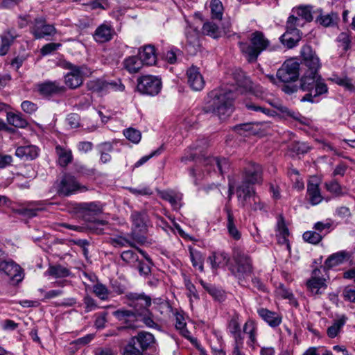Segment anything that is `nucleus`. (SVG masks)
<instances>
[{"label": "nucleus", "mask_w": 355, "mask_h": 355, "mask_svg": "<svg viewBox=\"0 0 355 355\" xmlns=\"http://www.w3.org/2000/svg\"><path fill=\"white\" fill-rule=\"evenodd\" d=\"M121 257L127 263L135 266L139 261L138 255L132 250H126L121 253Z\"/></svg>", "instance_id": "09e8293b"}, {"label": "nucleus", "mask_w": 355, "mask_h": 355, "mask_svg": "<svg viewBox=\"0 0 355 355\" xmlns=\"http://www.w3.org/2000/svg\"><path fill=\"white\" fill-rule=\"evenodd\" d=\"M159 196L170 202L174 209H178L181 207L182 194L174 190H166L159 192Z\"/></svg>", "instance_id": "393cba45"}, {"label": "nucleus", "mask_w": 355, "mask_h": 355, "mask_svg": "<svg viewBox=\"0 0 355 355\" xmlns=\"http://www.w3.org/2000/svg\"><path fill=\"white\" fill-rule=\"evenodd\" d=\"M229 257L225 252H214L210 255L207 259L212 269H217L227 263Z\"/></svg>", "instance_id": "72a5a7b5"}, {"label": "nucleus", "mask_w": 355, "mask_h": 355, "mask_svg": "<svg viewBox=\"0 0 355 355\" xmlns=\"http://www.w3.org/2000/svg\"><path fill=\"white\" fill-rule=\"evenodd\" d=\"M139 55L143 64L153 65L156 62L157 56L153 46L148 45L144 46L139 50Z\"/></svg>", "instance_id": "cd10ccee"}, {"label": "nucleus", "mask_w": 355, "mask_h": 355, "mask_svg": "<svg viewBox=\"0 0 355 355\" xmlns=\"http://www.w3.org/2000/svg\"><path fill=\"white\" fill-rule=\"evenodd\" d=\"M43 210V205L38 202H31L26 207H21L14 210L15 213L31 218L37 215V212Z\"/></svg>", "instance_id": "473e14b6"}, {"label": "nucleus", "mask_w": 355, "mask_h": 355, "mask_svg": "<svg viewBox=\"0 0 355 355\" xmlns=\"http://www.w3.org/2000/svg\"><path fill=\"white\" fill-rule=\"evenodd\" d=\"M49 273L55 277H65L69 275V271L67 268L58 265L50 266Z\"/></svg>", "instance_id": "603ef678"}, {"label": "nucleus", "mask_w": 355, "mask_h": 355, "mask_svg": "<svg viewBox=\"0 0 355 355\" xmlns=\"http://www.w3.org/2000/svg\"><path fill=\"white\" fill-rule=\"evenodd\" d=\"M114 33V30L110 25L103 24L96 28L94 38L97 42L103 43L110 40Z\"/></svg>", "instance_id": "5701e85b"}, {"label": "nucleus", "mask_w": 355, "mask_h": 355, "mask_svg": "<svg viewBox=\"0 0 355 355\" xmlns=\"http://www.w3.org/2000/svg\"><path fill=\"white\" fill-rule=\"evenodd\" d=\"M113 315L121 322L128 324V327H132V322L137 320V316L134 311L126 309H119L113 312Z\"/></svg>", "instance_id": "2f4dec72"}, {"label": "nucleus", "mask_w": 355, "mask_h": 355, "mask_svg": "<svg viewBox=\"0 0 355 355\" xmlns=\"http://www.w3.org/2000/svg\"><path fill=\"white\" fill-rule=\"evenodd\" d=\"M190 259L192 263V265L194 268H198V270L201 272L203 271L204 267H203V261H204V257L202 254L198 251L193 249H190Z\"/></svg>", "instance_id": "37998d69"}, {"label": "nucleus", "mask_w": 355, "mask_h": 355, "mask_svg": "<svg viewBox=\"0 0 355 355\" xmlns=\"http://www.w3.org/2000/svg\"><path fill=\"white\" fill-rule=\"evenodd\" d=\"M345 322V319L344 318H340L336 320L331 326H330L327 329V335L329 337L334 338L337 336L340 329L343 327Z\"/></svg>", "instance_id": "de8ad7c7"}, {"label": "nucleus", "mask_w": 355, "mask_h": 355, "mask_svg": "<svg viewBox=\"0 0 355 355\" xmlns=\"http://www.w3.org/2000/svg\"><path fill=\"white\" fill-rule=\"evenodd\" d=\"M133 225L135 227L140 230L145 229L146 227V215L138 212L132 213L131 216Z\"/></svg>", "instance_id": "3c124183"}, {"label": "nucleus", "mask_w": 355, "mask_h": 355, "mask_svg": "<svg viewBox=\"0 0 355 355\" xmlns=\"http://www.w3.org/2000/svg\"><path fill=\"white\" fill-rule=\"evenodd\" d=\"M234 95L230 89L220 88L208 94L206 112L214 113L220 119L224 120L233 112Z\"/></svg>", "instance_id": "7ed1b4c3"}, {"label": "nucleus", "mask_w": 355, "mask_h": 355, "mask_svg": "<svg viewBox=\"0 0 355 355\" xmlns=\"http://www.w3.org/2000/svg\"><path fill=\"white\" fill-rule=\"evenodd\" d=\"M327 189L334 194L339 195L341 193V187L340 184L336 181H331L326 183L325 184Z\"/></svg>", "instance_id": "69168bd1"}, {"label": "nucleus", "mask_w": 355, "mask_h": 355, "mask_svg": "<svg viewBox=\"0 0 355 355\" xmlns=\"http://www.w3.org/2000/svg\"><path fill=\"white\" fill-rule=\"evenodd\" d=\"M342 295L345 301L355 303V286H345Z\"/></svg>", "instance_id": "4d7b16f0"}, {"label": "nucleus", "mask_w": 355, "mask_h": 355, "mask_svg": "<svg viewBox=\"0 0 355 355\" xmlns=\"http://www.w3.org/2000/svg\"><path fill=\"white\" fill-rule=\"evenodd\" d=\"M32 33L36 38H42L44 36V21H36L32 28Z\"/></svg>", "instance_id": "5fc2aeb1"}, {"label": "nucleus", "mask_w": 355, "mask_h": 355, "mask_svg": "<svg viewBox=\"0 0 355 355\" xmlns=\"http://www.w3.org/2000/svg\"><path fill=\"white\" fill-rule=\"evenodd\" d=\"M240 320L239 315H234L229 322L228 330L233 336L234 341L238 340L239 338L241 340H243L240 328Z\"/></svg>", "instance_id": "58836bf2"}, {"label": "nucleus", "mask_w": 355, "mask_h": 355, "mask_svg": "<svg viewBox=\"0 0 355 355\" xmlns=\"http://www.w3.org/2000/svg\"><path fill=\"white\" fill-rule=\"evenodd\" d=\"M0 272L6 275L12 284L21 282L24 277L21 266L10 259L1 260Z\"/></svg>", "instance_id": "9d476101"}, {"label": "nucleus", "mask_w": 355, "mask_h": 355, "mask_svg": "<svg viewBox=\"0 0 355 355\" xmlns=\"http://www.w3.org/2000/svg\"><path fill=\"white\" fill-rule=\"evenodd\" d=\"M161 88L162 82L157 76H143L138 80L137 89L139 92L144 94L155 96L159 94Z\"/></svg>", "instance_id": "9b49d317"}, {"label": "nucleus", "mask_w": 355, "mask_h": 355, "mask_svg": "<svg viewBox=\"0 0 355 355\" xmlns=\"http://www.w3.org/2000/svg\"><path fill=\"white\" fill-rule=\"evenodd\" d=\"M125 297L128 300L127 302L128 305L134 309L137 318H140L147 327L150 328L158 327L153 320L152 313L148 309V307L152 304V301L149 296L144 294L131 293L126 295Z\"/></svg>", "instance_id": "20e7f679"}, {"label": "nucleus", "mask_w": 355, "mask_h": 355, "mask_svg": "<svg viewBox=\"0 0 355 355\" xmlns=\"http://www.w3.org/2000/svg\"><path fill=\"white\" fill-rule=\"evenodd\" d=\"M185 318L183 315L178 313L175 315V327L180 331V334L187 339L191 340L192 343L196 342V339L191 337L190 332L187 330Z\"/></svg>", "instance_id": "ea45409f"}, {"label": "nucleus", "mask_w": 355, "mask_h": 355, "mask_svg": "<svg viewBox=\"0 0 355 355\" xmlns=\"http://www.w3.org/2000/svg\"><path fill=\"white\" fill-rule=\"evenodd\" d=\"M299 68L300 64L296 60H287L277 71V77L284 83L295 81L299 76Z\"/></svg>", "instance_id": "f8f14e48"}, {"label": "nucleus", "mask_w": 355, "mask_h": 355, "mask_svg": "<svg viewBox=\"0 0 355 355\" xmlns=\"http://www.w3.org/2000/svg\"><path fill=\"white\" fill-rule=\"evenodd\" d=\"M17 36L14 29H9L3 33L1 35L0 55H5L8 52L10 46Z\"/></svg>", "instance_id": "aec40b11"}, {"label": "nucleus", "mask_w": 355, "mask_h": 355, "mask_svg": "<svg viewBox=\"0 0 355 355\" xmlns=\"http://www.w3.org/2000/svg\"><path fill=\"white\" fill-rule=\"evenodd\" d=\"M277 231L279 232V234L282 236V241L279 240V242L285 243L286 247L288 248L289 245L288 243V240L286 239V236L288 235V230L282 221L278 222Z\"/></svg>", "instance_id": "bf43d9fd"}, {"label": "nucleus", "mask_w": 355, "mask_h": 355, "mask_svg": "<svg viewBox=\"0 0 355 355\" xmlns=\"http://www.w3.org/2000/svg\"><path fill=\"white\" fill-rule=\"evenodd\" d=\"M185 35L187 41L188 51L191 53H195L197 49L199 47V32L196 28L189 25L185 30Z\"/></svg>", "instance_id": "4be33fe9"}, {"label": "nucleus", "mask_w": 355, "mask_h": 355, "mask_svg": "<svg viewBox=\"0 0 355 355\" xmlns=\"http://www.w3.org/2000/svg\"><path fill=\"white\" fill-rule=\"evenodd\" d=\"M205 166L207 168V170H209V168H214L215 170V167H216L221 174L225 172V171L229 168L230 164L228 160L223 158L219 159L218 157H209L206 160H205Z\"/></svg>", "instance_id": "c756f323"}, {"label": "nucleus", "mask_w": 355, "mask_h": 355, "mask_svg": "<svg viewBox=\"0 0 355 355\" xmlns=\"http://www.w3.org/2000/svg\"><path fill=\"white\" fill-rule=\"evenodd\" d=\"M332 80L336 84L345 87L349 91H353L354 89L352 80L347 77L341 78L336 76Z\"/></svg>", "instance_id": "6e6d98bb"}, {"label": "nucleus", "mask_w": 355, "mask_h": 355, "mask_svg": "<svg viewBox=\"0 0 355 355\" xmlns=\"http://www.w3.org/2000/svg\"><path fill=\"white\" fill-rule=\"evenodd\" d=\"M337 40L344 51H347L349 49L351 41L348 33H341L338 36Z\"/></svg>", "instance_id": "052dcab7"}, {"label": "nucleus", "mask_w": 355, "mask_h": 355, "mask_svg": "<svg viewBox=\"0 0 355 355\" xmlns=\"http://www.w3.org/2000/svg\"><path fill=\"white\" fill-rule=\"evenodd\" d=\"M123 135L128 140L135 144H139L141 139L140 131L132 128L124 130Z\"/></svg>", "instance_id": "a18cd8bd"}, {"label": "nucleus", "mask_w": 355, "mask_h": 355, "mask_svg": "<svg viewBox=\"0 0 355 355\" xmlns=\"http://www.w3.org/2000/svg\"><path fill=\"white\" fill-rule=\"evenodd\" d=\"M138 252L141 254V255L146 259V261L148 262V263L142 262L141 261H139L137 262L135 267H137L139 273L143 275H148L150 272V268L149 263H150V259L148 257V256L146 254L145 252H144L142 250L139 248H137Z\"/></svg>", "instance_id": "c03bdc74"}, {"label": "nucleus", "mask_w": 355, "mask_h": 355, "mask_svg": "<svg viewBox=\"0 0 355 355\" xmlns=\"http://www.w3.org/2000/svg\"><path fill=\"white\" fill-rule=\"evenodd\" d=\"M78 150L81 153H87L92 150L93 144L90 141H80L77 144Z\"/></svg>", "instance_id": "338daca9"}, {"label": "nucleus", "mask_w": 355, "mask_h": 355, "mask_svg": "<svg viewBox=\"0 0 355 355\" xmlns=\"http://www.w3.org/2000/svg\"><path fill=\"white\" fill-rule=\"evenodd\" d=\"M261 182V167L255 164H250L245 170V180L236 190L237 198L242 207L253 210L262 209L263 205L260 198L254 193L250 184Z\"/></svg>", "instance_id": "f03ea898"}, {"label": "nucleus", "mask_w": 355, "mask_h": 355, "mask_svg": "<svg viewBox=\"0 0 355 355\" xmlns=\"http://www.w3.org/2000/svg\"><path fill=\"white\" fill-rule=\"evenodd\" d=\"M303 239L305 241L311 244H318L322 239V235L315 230L307 231L303 234Z\"/></svg>", "instance_id": "8fccbe9b"}, {"label": "nucleus", "mask_w": 355, "mask_h": 355, "mask_svg": "<svg viewBox=\"0 0 355 355\" xmlns=\"http://www.w3.org/2000/svg\"><path fill=\"white\" fill-rule=\"evenodd\" d=\"M243 332L248 336L247 345L252 349L255 350L257 345L258 326L252 320H247L243 326Z\"/></svg>", "instance_id": "dca6fc26"}, {"label": "nucleus", "mask_w": 355, "mask_h": 355, "mask_svg": "<svg viewBox=\"0 0 355 355\" xmlns=\"http://www.w3.org/2000/svg\"><path fill=\"white\" fill-rule=\"evenodd\" d=\"M88 88L95 92L104 94L111 90L123 91L124 86L121 83L107 82L103 79L90 80L87 83Z\"/></svg>", "instance_id": "ddd939ff"}, {"label": "nucleus", "mask_w": 355, "mask_h": 355, "mask_svg": "<svg viewBox=\"0 0 355 355\" xmlns=\"http://www.w3.org/2000/svg\"><path fill=\"white\" fill-rule=\"evenodd\" d=\"M297 26H300L298 17L290 16L287 20V30L280 37L282 43L288 48L295 46L301 39V33L297 28Z\"/></svg>", "instance_id": "1a4fd4ad"}, {"label": "nucleus", "mask_w": 355, "mask_h": 355, "mask_svg": "<svg viewBox=\"0 0 355 355\" xmlns=\"http://www.w3.org/2000/svg\"><path fill=\"white\" fill-rule=\"evenodd\" d=\"M131 339L136 344H138L139 348L141 349L144 352H145L149 347H152L155 341L154 336L152 334L146 331H141Z\"/></svg>", "instance_id": "412c9836"}, {"label": "nucleus", "mask_w": 355, "mask_h": 355, "mask_svg": "<svg viewBox=\"0 0 355 355\" xmlns=\"http://www.w3.org/2000/svg\"><path fill=\"white\" fill-rule=\"evenodd\" d=\"M305 65L309 68L300 79V88L308 93L302 97L301 101L315 103V98L327 92V85L321 80L318 74L320 68V59L310 46H304L301 51Z\"/></svg>", "instance_id": "f257e3e1"}, {"label": "nucleus", "mask_w": 355, "mask_h": 355, "mask_svg": "<svg viewBox=\"0 0 355 355\" xmlns=\"http://www.w3.org/2000/svg\"><path fill=\"white\" fill-rule=\"evenodd\" d=\"M142 61L136 56H130L124 60V68L130 73H137L143 66Z\"/></svg>", "instance_id": "f704fd0d"}, {"label": "nucleus", "mask_w": 355, "mask_h": 355, "mask_svg": "<svg viewBox=\"0 0 355 355\" xmlns=\"http://www.w3.org/2000/svg\"><path fill=\"white\" fill-rule=\"evenodd\" d=\"M79 189L84 191L85 187L81 188L74 177L69 175H66L63 177L60 187V190L62 193L69 195Z\"/></svg>", "instance_id": "6ab92c4d"}, {"label": "nucleus", "mask_w": 355, "mask_h": 355, "mask_svg": "<svg viewBox=\"0 0 355 355\" xmlns=\"http://www.w3.org/2000/svg\"><path fill=\"white\" fill-rule=\"evenodd\" d=\"M18 327V323L10 319H6L0 321V328L4 331H12L17 329Z\"/></svg>", "instance_id": "13d9d810"}, {"label": "nucleus", "mask_w": 355, "mask_h": 355, "mask_svg": "<svg viewBox=\"0 0 355 355\" xmlns=\"http://www.w3.org/2000/svg\"><path fill=\"white\" fill-rule=\"evenodd\" d=\"M294 12H295L297 17L300 19V26L303 25V23L301 22L302 19L305 20L306 21H311L317 15V9L313 10V7L310 6H300L295 10H294ZM295 17L294 15H293Z\"/></svg>", "instance_id": "c85d7f7f"}, {"label": "nucleus", "mask_w": 355, "mask_h": 355, "mask_svg": "<svg viewBox=\"0 0 355 355\" xmlns=\"http://www.w3.org/2000/svg\"><path fill=\"white\" fill-rule=\"evenodd\" d=\"M235 84L241 93L251 90L252 88V81L245 75L241 70H236L233 73Z\"/></svg>", "instance_id": "b1692460"}, {"label": "nucleus", "mask_w": 355, "mask_h": 355, "mask_svg": "<svg viewBox=\"0 0 355 355\" xmlns=\"http://www.w3.org/2000/svg\"><path fill=\"white\" fill-rule=\"evenodd\" d=\"M209 7L211 18L221 20L224 10L222 2L220 0H211Z\"/></svg>", "instance_id": "a19ab883"}, {"label": "nucleus", "mask_w": 355, "mask_h": 355, "mask_svg": "<svg viewBox=\"0 0 355 355\" xmlns=\"http://www.w3.org/2000/svg\"><path fill=\"white\" fill-rule=\"evenodd\" d=\"M6 118L8 123L15 128H24L28 125L26 119L20 112H8Z\"/></svg>", "instance_id": "4c0bfd02"}, {"label": "nucleus", "mask_w": 355, "mask_h": 355, "mask_svg": "<svg viewBox=\"0 0 355 355\" xmlns=\"http://www.w3.org/2000/svg\"><path fill=\"white\" fill-rule=\"evenodd\" d=\"M250 45L246 43L240 42L241 51L247 58L248 61L253 62L257 60L261 51L265 50L269 45V41L261 32H255L252 34Z\"/></svg>", "instance_id": "0eeeda50"}, {"label": "nucleus", "mask_w": 355, "mask_h": 355, "mask_svg": "<svg viewBox=\"0 0 355 355\" xmlns=\"http://www.w3.org/2000/svg\"><path fill=\"white\" fill-rule=\"evenodd\" d=\"M202 33L205 35H209L213 38L220 37L222 35V31L218 26L213 22L208 21L204 24L202 26Z\"/></svg>", "instance_id": "79ce46f5"}, {"label": "nucleus", "mask_w": 355, "mask_h": 355, "mask_svg": "<svg viewBox=\"0 0 355 355\" xmlns=\"http://www.w3.org/2000/svg\"><path fill=\"white\" fill-rule=\"evenodd\" d=\"M268 102L274 108L273 110L257 105L254 103H247L245 106L249 110L259 112L268 116H275L277 114H281L283 117H291L304 123L302 120V116L300 113L291 110L289 108L282 105L278 100L268 101Z\"/></svg>", "instance_id": "39448f33"}, {"label": "nucleus", "mask_w": 355, "mask_h": 355, "mask_svg": "<svg viewBox=\"0 0 355 355\" xmlns=\"http://www.w3.org/2000/svg\"><path fill=\"white\" fill-rule=\"evenodd\" d=\"M94 293L101 300H105L108 298L110 291L108 288L101 283H96L93 286Z\"/></svg>", "instance_id": "49530a36"}, {"label": "nucleus", "mask_w": 355, "mask_h": 355, "mask_svg": "<svg viewBox=\"0 0 355 355\" xmlns=\"http://www.w3.org/2000/svg\"><path fill=\"white\" fill-rule=\"evenodd\" d=\"M15 155L23 160H31L37 157L38 149L33 145L19 146L16 149Z\"/></svg>", "instance_id": "bb28decb"}, {"label": "nucleus", "mask_w": 355, "mask_h": 355, "mask_svg": "<svg viewBox=\"0 0 355 355\" xmlns=\"http://www.w3.org/2000/svg\"><path fill=\"white\" fill-rule=\"evenodd\" d=\"M55 151L58 157V163L60 166H66L72 161V153L69 148L57 146Z\"/></svg>", "instance_id": "c9c22d12"}, {"label": "nucleus", "mask_w": 355, "mask_h": 355, "mask_svg": "<svg viewBox=\"0 0 355 355\" xmlns=\"http://www.w3.org/2000/svg\"><path fill=\"white\" fill-rule=\"evenodd\" d=\"M348 254L345 252H339L331 254L324 262V267L330 269L341 264L347 258Z\"/></svg>", "instance_id": "e433bc0d"}, {"label": "nucleus", "mask_w": 355, "mask_h": 355, "mask_svg": "<svg viewBox=\"0 0 355 355\" xmlns=\"http://www.w3.org/2000/svg\"><path fill=\"white\" fill-rule=\"evenodd\" d=\"M235 268H232V272L239 279V284H244L251 278L252 272V262L247 254L240 249H235L233 254Z\"/></svg>", "instance_id": "423d86ee"}, {"label": "nucleus", "mask_w": 355, "mask_h": 355, "mask_svg": "<svg viewBox=\"0 0 355 355\" xmlns=\"http://www.w3.org/2000/svg\"><path fill=\"white\" fill-rule=\"evenodd\" d=\"M338 19V15L336 12L322 15V10L317 9L315 20L318 23L324 27H331L336 25Z\"/></svg>", "instance_id": "a878e982"}, {"label": "nucleus", "mask_w": 355, "mask_h": 355, "mask_svg": "<svg viewBox=\"0 0 355 355\" xmlns=\"http://www.w3.org/2000/svg\"><path fill=\"white\" fill-rule=\"evenodd\" d=\"M257 313L270 327H277L282 323V317L277 312L271 311L265 308H260L258 309Z\"/></svg>", "instance_id": "a211bd4d"}, {"label": "nucleus", "mask_w": 355, "mask_h": 355, "mask_svg": "<svg viewBox=\"0 0 355 355\" xmlns=\"http://www.w3.org/2000/svg\"><path fill=\"white\" fill-rule=\"evenodd\" d=\"M144 351L136 347V343L130 339L128 344L124 347L123 355H143Z\"/></svg>", "instance_id": "864d4df0"}, {"label": "nucleus", "mask_w": 355, "mask_h": 355, "mask_svg": "<svg viewBox=\"0 0 355 355\" xmlns=\"http://www.w3.org/2000/svg\"><path fill=\"white\" fill-rule=\"evenodd\" d=\"M306 286L312 295L320 294L326 289V279L322 277L319 269L313 270L311 278L306 282Z\"/></svg>", "instance_id": "4468645a"}, {"label": "nucleus", "mask_w": 355, "mask_h": 355, "mask_svg": "<svg viewBox=\"0 0 355 355\" xmlns=\"http://www.w3.org/2000/svg\"><path fill=\"white\" fill-rule=\"evenodd\" d=\"M307 196L309 201L312 205H317L323 200L316 178H313L308 183Z\"/></svg>", "instance_id": "f3484780"}, {"label": "nucleus", "mask_w": 355, "mask_h": 355, "mask_svg": "<svg viewBox=\"0 0 355 355\" xmlns=\"http://www.w3.org/2000/svg\"><path fill=\"white\" fill-rule=\"evenodd\" d=\"M225 211L227 214V228L228 233L232 239L239 240L241 237V234L234 224V217L233 214L227 206L225 207Z\"/></svg>", "instance_id": "7c9ffc66"}, {"label": "nucleus", "mask_w": 355, "mask_h": 355, "mask_svg": "<svg viewBox=\"0 0 355 355\" xmlns=\"http://www.w3.org/2000/svg\"><path fill=\"white\" fill-rule=\"evenodd\" d=\"M185 286L189 292L188 295L191 300L192 297L194 299H198V295L197 293L196 287L189 280H185Z\"/></svg>", "instance_id": "774afa93"}, {"label": "nucleus", "mask_w": 355, "mask_h": 355, "mask_svg": "<svg viewBox=\"0 0 355 355\" xmlns=\"http://www.w3.org/2000/svg\"><path fill=\"white\" fill-rule=\"evenodd\" d=\"M187 76L188 85L192 90L198 92L204 88L205 81L198 67H189L187 71Z\"/></svg>", "instance_id": "2eb2a0df"}, {"label": "nucleus", "mask_w": 355, "mask_h": 355, "mask_svg": "<svg viewBox=\"0 0 355 355\" xmlns=\"http://www.w3.org/2000/svg\"><path fill=\"white\" fill-rule=\"evenodd\" d=\"M21 107L24 112L29 114H33L38 108L35 103L30 101H23L21 104Z\"/></svg>", "instance_id": "680f3d73"}, {"label": "nucleus", "mask_w": 355, "mask_h": 355, "mask_svg": "<svg viewBox=\"0 0 355 355\" xmlns=\"http://www.w3.org/2000/svg\"><path fill=\"white\" fill-rule=\"evenodd\" d=\"M66 67L70 71L65 76V83L71 89L78 87L82 85L84 77L92 74V70L85 65L76 66L67 63Z\"/></svg>", "instance_id": "6e6552de"}, {"label": "nucleus", "mask_w": 355, "mask_h": 355, "mask_svg": "<svg viewBox=\"0 0 355 355\" xmlns=\"http://www.w3.org/2000/svg\"><path fill=\"white\" fill-rule=\"evenodd\" d=\"M130 191L136 196H150L153 194V191L147 187H140L139 188H131Z\"/></svg>", "instance_id": "0e129e2a"}, {"label": "nucleus", "mask_w": 355, "mask_h": 355, "mask_svg": "<svg viewBox=\"0 0 355 355\" xmlns=\"http://www.w3.org/2000/svg\"><path fill=\"white\" fill-rule=\"evenodd\" d=\"M331 227L329 223L318 222L314 225V230L320 233L322 236L329 232V229Z\"/></svg>", "instance_id": "e2e57ef3"}]
</instances>
